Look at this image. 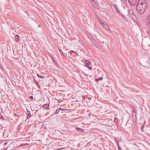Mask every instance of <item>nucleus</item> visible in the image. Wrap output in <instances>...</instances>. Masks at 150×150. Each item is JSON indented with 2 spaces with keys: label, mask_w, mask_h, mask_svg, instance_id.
I'll return each instance as SVG.
<instances>
[{
  "label": "nucleus",
  "mask_w": 150,
  "mask_h": 150,
  "mask_svg": "<svg viewBox=\"0 0 150 150\" xmlns=\"http://www.w3.org/2000/svg\"><path fill=\"white\" fill-rule=\"evenodd\" d=\"M148 6L146 1L145 0H139L137 5L136 9L140 14L144 13Z\"/></svg>",
  "instance_id": "f257e3e1"
},
{
  "label": "nucleus",
  "mask_w": 150,
  "mask_h": 150,
  "mask_svg": "<svg viewBox=\"0 0 150 150\" xmlns=\"http://www.w3.org/2000/svg\"><path fill=\"white\" fill-rule=\"evenodd\" d=\"M142 45L144 47L146 46H149L150 45V39L149 38H146L144 39L142 42Z\"/></svg>",
  "instance_id": "f03ea898"
},
{
  "label": "nucleus",
  "mask_w": 150,
  "mask_h": 150,
  "mask_svg": "<svg viewBox=\"0 0 150 150\" xmlns=\"http://www.w3.org/2000/svg\"><path fill=\"white\" fill-rule=\"evenodd\" d=\"M90 3L91 5L96 8H97L99 7L98 3L96 1L93 0H88Z\"/></svg>",
  "instance_id": "7ed1b4c3"
},
{
  "label": "nucleus",
  "mask_w": 150,
  "mask_h": 150,
  "mask_svg": "<svg viewBox=\"0 0 150 150\" xmlns=\"http://www.w3.org/2000/svg\"><path fill=\"white\" fill-rule=\"evenodd\" d=\"M99 21L100 24L104 29L107 30H109V31H110V30L109 29L108 27L106 24H104L100 19H99ZM108 31L109 32V31Z\"/></svg>",
  "instance_id": "20e7f679"
},
{
  "label": "nucleus",
  "mask_w": 150,
  "mask_h": 150,
  "mask_svg": "<svg viewBox=\"0 0 150 150\" xmlns=\"http://www.w3.org/2000/svg\"><path fill=\"white\" fill-rule=\"evenodd\" d=\"M146 23L147 27L150 28V16H149L147 18L146 21Z\"/></svg>",
  "instance_id": "39448f33"
},
{
  "label": "nucleus",
  "mask_w": 150,
  "mask_h": 150,
  "mask_svg": "<svg viewBox=\"0 0 150 150\" xmlns=\"http://www.w3.org/2000/svg\"><path fill=\"white\" fill-rule=\"evenodd\" d=\"M130 4L132 5H135L137 2V0H128Z\"/></svg>",
  "instance_id": "423d86ee"
},
{
  "label": "nucleus",
  "mask_w": 150,
  "mask_h": 150,
  "mask_svg": "<svg viewBox=\"0 0 150 150\" xmlns=\"http://www.w3.org/2000/svg\"><path fill=\"white\" fill-rule=\"evenodd\" d=\"M94 42V44H93L96 47L99 48V47H100V45L97 43L96 41L95 40Z\"/></svg>",
  "instance_id": "0eeeda50"
},
{
  "label": "nucleus",
  "mask_w": 150,
  "mask_h": 150,
  "mask_svg": "<svg viewBox=\"0 0 150 150\" xmlns=\"http://www.w3.org/2000/svg\"><path fill=\"white\" fill-rule=\"evenodd\" d=\"M4 142L3 140H0V144L3 145L4 147H6L7 146L6 145L8 144V143L7 142H5L4 143Z\"/></svg>",
  "instance_id": "6e6552de"
},
{
  "label": "nucleus",
  "mask_w": 150,
  "mask_h": 150,
  "mask_svg": "<svg viewBox=\"0 0 150 150\" xmlns=\"http://www.w3.org/2000/svg\"><path fill=\"white\" fill-rule=\"evenodd\" d=\"M49 104L46 103L43 105V107L45 108H46L47 109H49Z\"/></svg>",
  "instance_id": "1a4fd4ad"
},
{
  "label": "nucleus",
  "mask_w": 150,
  "mask_h": 150,
  "mask_svg": "<svg viewBox=\"0 0 150 150\" xmlns=\"http://www.w3.org/2000/svg\"><path fill=\"white\" fill-rule=\"evenodd\" d=\"M27 119H29V118H30V117L32 116V115L30 114V111L27 110Z\"/></svg>",
  "instance_id": "9d476101"
},
{
  "label": "nucleus",
  "mask_w": 150,
  "mask_h": 150,
  "mask_svg": "<svg viewBox=\"0 0 150 150\" xmlns=\"http://www.w3.org/2000/svg\"><path fill=\"white\" fill-rule=\"evenodd\" d=\"M15 38L16 41L17 42H18L19 40V36L17 35H15Z\"/></svg>",
  "instance_id": "9b49d317"
},
{
  "label": "nucleus",
  "mask_w": 150,
  "mask_h": 150,
  "mask_svg": "<svg viewBox=\"0 0 150 150\" xmlns=\"http://www.w3.org/2000/svg\"><path fill=\"white\" fill-rule=\"evenodd\" d=\"M76 129L77 130H79V131H81V132H83L84 131V130L81 129V128H79L78 127H76Z\"/></svg>",
  "instance_id": "f8f14e48"
},
{
  "label": "nucleus",
  "mask_w": 150,
  "mask_h": 150,
  "mask_svg": "<svg viewBox=\"0 0 150 150\" xmlns=\"http://www.w3.org/2000/svg\"><path fill=\"white\" fill-rule=\"evenodd\" d=\"M103 79V78L102 77H100L98 79H95V80L97 82L99 80H102Z\"/></svg>",
  "instance_id": "ddd939ff"
},
{
  "label": "nucleus",
  "mask_w": 150,
  "mask_h": 150,
  "mask_svg": "<svg viewBox=\"0 0 150 150\" xmlns=\"http://www.w3.org/2000/svg\"><path fill=\"white\" fill-rule=\"evenodd\" d=\"M85 62L87 65H90V61L88 60H85Z\"/></svg>",
  "instance_id": "4468645a"
},
{
  "label": "nucleus",
  "mask_w": 150,
  "mask_h": 150,
  "mask_svg": "<svg viewBox=\"0 0 150 150\" xmlns=\"http://www.w3.org/2000/svg\"><path fill=\"white\" fill-rule=\"evenodd\" d=\"M121 15H122V16L123 19H124V21L125 22L127 21H128L127 19V18H125L124 16H123L122 15V14Z\"/></svg>",
  "instance_id": "2eb2a0df"
},
{
  "label": "nucleus",
  "mask_w": 150,
  "mask_h": 150,
  "mask_svg": "<svg viewBox=\"0 0 150 150\" xmlns=\"http://www.w3.org/2000/svg\"><path fill=\"white\" fill-rule=\"evenodd\" d=\"M118 120L117 119V118L115 117L114 118V122L117 125V123Z\"/></svg>",
  "instance_id": "dca6fc26"
},
{
  "label": "nucleus",
  "mask_w": 150,
  "mask_h": 150,
  "mask_svg": "<svg viewBox=\"0 0 150 150\" xmlns=\"http://www.w3.org/2000/svg\"><path fill=\"white\" fill-rule=\"evenodd\" d=\"M34 81L35 83L37 85V86L39 87V88H40V87L39 86V84L37 82V81L35 80H34Z\"/></svg>",
  "instance_id": "f3484780"
},
{
  "label": "nucleus",
  "mask_w": 150,
  "mask_h": 150,
  "mask_svg": "<svg viewBox=\"0 0 150 150\" xmlns=\"http://www.w3.org/2000/svg\"><path fill=\"white\" fill-rule=\"evenodd\" d=\"M125 126L126 127H127V126H129V128H130V126H132L130 124H129V123H127L125 125Z\"/></svg>",
  "instance_id": "a211bd4d"
},
{
  "label": "nucleus",
  "mask_w": 150,
  "mask_h": 150,
  "mask_svg": "<svg viewBox=\"0 0 150 150\" xmlns=\"http://www.w3.org/2000/svg\"><path fill=\"white\" fill-rule=\"evenodd\" d=\"M87 67L90 70H91L92 69V67L91 66H90L89 65H88Z\"/></svg>",
  "instance_id": "6ab92c4d"
},
{
  "label": "nucleus",
  "mask_w": 150,
  "mask_h": 150,
  "mask_svg": "<svg viewBox=\"0 0 150 150\" xmlns=\"http://www.w3.org/2000/svg\"><path fill=\"white\" fill-rule=\"evenodd\" d=\"M74 53L75 54H76V52L74 51H73V50H71L70 51V54H72L73 53Z\"/></svg>",
  "instance_id": "aec40b11"
},
{
  "label": "nucleus",
  "mask_w": 150,
  "mask_h": 150,
  "mask_svg": "<svg viewBox=\"0 0 150 150\" xmlns=\"http://www.w3.org/2000/svg\"><path fill=\"white\" fill-rule=\"evenodd\" d=\"M133 115H135V116H136V112L134 111V110H133Z\"/></svg>",
  "instance_id": "412c9836"
},
{
  "label": "nucleus",
  "mask_w": 150,
  "mask_h": 150,
  "mask_svg": "<svg viewBox=\"0 0 150 150\" xmlns=\"http://www.w3.org/2000/svg\"><path fill=\"white\" fill-rule=\"evenodd\" d=\"M59 109H57L56 112L55 114L58 113H59Z\"/></svg>",
  "instance_id": "4be33fe9"
},
{
  "label": "nucleus",
  "mask_w": 150,
  "mask_h": 150,
  "mask_svg": "<svg viewBox=\"0 0 150 150\" xmlns=\"http://www.w3.org/2000/svg\"><path fill=\"white\" fill-rule=\"evenodd\" d=\"M59 50L60 52L64 56V54H63V53L62 52V50H60V49H59Z\"/></svg>",
  "instance_id": "5701e85b"
},
{
  "label": "nucleus",
  "mask_w": 150,
  "mask_h": 150,
  "mask_svg": "<svg viewBox=\"0 0 150 150\" xmlns=\"http://www.w3.org/2000/svg\"><path fill=\"white\" fill-rule=\"evenodd\" d=\"M38 77L40 78H42L43 77H44V76H40V75H39L38 74Z\"/></svg>",
  "instance_id": "b1692460"
},
{
  "label": "nucleus",
  "mask_w": 150,
  "mask_h": 150,
  "mask_svg": "<svg viewBox=\"0 0 150 150\" xmlns=\"http://www.w3.org/2000/svg\"><path fill=\"white\" fill-rule=\"evenodd\" d=\"M30 98L31 99H32L33 98V97L32 96H30Z\"/></svg>",
  "instance_id": "393cba45"
},
{
  "label": "nucleus",
  "mask_w": 150,
  "mask_h": 150,
  "mask_svg": "<svg viewBox=\"0 0 150 150\" xmlns=\"http://www.w3.org/2000/svg\"><path fill=\"white\" fill-rule=\"evenodd\" d=\"M117 144L118 146H120L119 145V143L118 141L117 142Z\"/></svg>",
  "instance_id": "a878e982"
},
{
  "label": "nucleus",
  "mask_w": 150,
  "mask_h": 150,
  "mask_svg": "<svg viewBox=\"0 0 150 150\" xmlns=\"http://www.w3.org/2000/svg\"><path fill=\"white\" fill-rule=\"evenodd\" d=\"M119 150H121V148L120 146H118Z\"/></svg>",
  "instance_id": "bb28decb"
},
{
  "label": "nucleus",
  "mask_w": 150,
  "mask_h": 150,
  "mask_svg": "<svg viewBox=\"0 0 150 150\" xmlns=\"http://www.w3.org/2000/svg\"><path fill=\"white\" fill-rule=\"evenodd\" d=\"M132 12V10H131V9H130V10H129V12Z\"/></svg>",
  "instance_id": "cd10ccee"
},
{
  "label": "nucleus",
  "mask_w": 150,
  "mask_h": 150,
  "mask_svg": "<svg viewBox=\"0 0 150 150\" xmlns=\"http://www.w3.org/2000/svg\"><path fill=\"white\" fill-rule=\"evenodd\" d=\"M58 109H59V110H63V109H62L61 108H58Z\"/></svg>",
  "instance_id": "c85d7f7f"
},
{
  "label": "nucleus",
  "mask_w": 150,
  "mask_h": 150,
  "mask_svg": "<svg viewBox=\"0 0 150 150\" xmlns=\"http://www.w3.org/2000/svg\"><path fill=\"white\" fill-rule=\"evenodd\" d=\"M85 98V96H82V98L83 99H84Z\"/></svg>",
  "instance_id": "c756f323"
},
{
  "label": "nucleus",
  "mask_w": 150,
  "mask_h": 150,
  "mask_svg": "<svg viewBox=\"0 0 150 150\" xmlns=\"http://www.w3.org/2000/svg\"><path fill=\"white\" fill-rule=\"evenodd\" d=\"M88 65H84V66L85 67H87L88 66Z\"/></svg>",
  "instance_id": "7c9ffc66"
},
{
  "label": "nucleus",
  "mask_w": 150,
  "mask_h": 150,
  "mask_svg": "<svg viewBox=\"0 0 150 150\" xmlns=\"http://www.w3.org/2000/svg\"><path fill=\"white\" fill-rule=\"evenodd\" d=\"M117 11L118 13H119V11H118V9H117Z\"/></svg>",
  "instance_id": "2f4dec72"
},
{
  "label": "nucleus",
  "mask_w": 150,
  "mask_h": 150,
  "mask_svg": "<svg viewBox=\"0 0 150 150\" xmlns=\"http://www.w3.org/2000/svg\"><path fill=\"white\" fill-rule=\"evenodd\" d=\"M14 115H15V116H16V114H15H15H14Z\"/></svg>",
  "instance_id": "473e14b6"
}]
</instances>
